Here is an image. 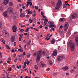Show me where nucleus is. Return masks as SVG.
<instances>
[{
  "instance_id": "obj_14",
  "label": "nucleus",
  "mask_w": 78,
  "mask_h": 78,
  "mask_svg": "<svg viewBox=\"0 0 78 78\" xmlns=\"http://www.w3.org/2000/svg\"><path fill=\"white\" fill-rule=\"evenodd\" d=\"M75 41L76 42V44L77 45H78V37H76L75 38Z\"/></svg>"
},
{
  "instance_id": "obj_53",
  "label": "nucleus",
  "mask_w": 78,
  "mask_h": 78,
  "mask_svg": "<svg viewBox=\"0 0 78 78\" xmlns=\"http://www.w3.org/2000/svg\"><path fill=\"white\" fill-rule=\"evenodd\" d=\"M27 67V66L25 65H24L23 67V69H25V67Z\"/></svg>"
},
{
  "instance_id": "obj_25",
  "label": "nucleus",
  "mask_w": 78,
  "mask_h": 78,
  "mask_svg": "<svg viewBox=\"0 0 78 78\" xmlns=\"http://www.w3.org/2000/svg\"><path fill=\"white\" fill-rule=\"evenodd\" d=\"M5 46H6V48L7 49H8L9 50H11V48L9 47L8 45L7 44H6Z\"/></svg>"
},
{
  "instance_id": "obj_10",
  "label": "nucleus",
  "mask_w": 78,
  "mask_h": 78,
  "mask_svg": "<svg viewBox=\"0 0 78 78\" xmlns=\"http://www.w3.org/2000/svg\"><path fill=\"white\" fill-rule=\"evenodd\" d=\"M3 15L5 18L8 17V16H7V11H5L3 13Z\"/></svg>"
},
{
  "instance_id": "obj_29",
  "label": "nucleus",
  "mask_w": 78,
  "mask_h": 78,
  "mask_svg": "<svg viewBox=\"0 0 78 78\" xmlns=\"http://www.w3.org/2000/svg\"><path fill=\"white\" fill-rule=\"evenodd\" d=\"M51 4L52 6H55V2H51Z\"/></svg>"
},
{
  "instance_id": "obj_62",
  "label": "nucleus",
  "mask_w": 78,
  "mask_h": 78,
  "mask_svg": "<svg viewBox=\"0 0 78 78\" xmlns=\"http://www.w3.org/2000/svg\"><path fill=\"white\" fill-rule=\"evenodd\" d=\"M39 27L40 28H42L43 27V26L42 25H40V26Z\"/></svg>"
},
{
  "instance_id": "obj_33",
  "label": "nucleus",
  "mask_w": 78,
  "mask_h": 78,
  "mask_svg": "<svg viewBox=\"0 0 78 78\" xmlns=\"http://www.w3.org/2000/svg\"><path fill=\"white\" fill-rule=\"evenodd\" d=\"M61 16L62 17H65L66 15L64 14H62Z\"/></svg>"
},
{
  "instance_id": "obj_42",
  "label": "nucleus",
  "mask_w": 78,
  "mask_h": 78,
  "mask_svg": "<svg viewBox=\"0 0 78 78\" xmlns=\"http://www.w3.org/2000/svg\"><path fill=\"white\" fill-rule=\"evenodd\" d=\"M29 20L30 23H32V20H31V19H29Z\"/></svg>"
},
{
  "instance_id": "obj_27",
  "label": "nucleus",
  "mask_w": 78,
  "mask_h": 78,
  "mask_svg": "<svg viewBox=\"0 0 78 78\" xmlns=\"http://www.w3.org/2000/svg\"><path fill=\"white\" fill-rule=\"evenodd\" d=\"M75 72V70L73 69H72L70 71V72H71V73H73V72Z\"/></svg>"
},
{
  "instance_id": "obj_40",
  "label": "nucleus",
  "mask_w": 78,
  "mask_h": 78,
  "mask_svg": "<svg viewBox=\"0 0 78 78\" xmlns=\"http://www.w3.org/2000/svg\"><path fill=\"white\" fill-rule=\"evenodd\" d=\"M44 26H45L46 25H47V23L46 21H44Z\"/></svg>"
},
{
  "instance_id": "obj_4",
  "label": "nucleus",
  "mask_w": 78,
  "mask_h": 78,
  "mask_svg": "<svg viewBox=\"0 0 78 78\" xmlns=\"http://www.w3.org/2000/svg\"><path fill=\"white\" fill-rule=\"evenodd\" d=\"M63 59H65V57L64 55H58L57 59V61H61L63 60Z\"/></svg>"
},
{
  "instance_id": "obj_26",
  "label": "nucleus",
  "mask_w": 78,
  "mask_h": 78,
  "mask_svg": "<svg viewBox=\"0 0 78 78\" xmlns=\"http://www.w3.org/2000/svg\"><path fill=\"white\" fill-rule=\"evenodd\" d=\"M34 68L36 69V70H38V67H37V65H35Z\"/></svg>"
},
{
  "instance_id": "obj_21",
  "label": "nucleus",
  "mask_w": 78,
  "mask_h": 78,
  "mask_svg": "<svg viewBox=\"0 0 78 78\" xmlns=\"http://www.w3.org/2000/svg\"><path fill=\"white\" fill-rule=\"evenodd\" d=\"M62 69H64L66 70H68V67L67 66H65V67L62 68Z\"/></svg>"
},
{
  "instance_id": "obj_56",
  "label": "nucleus",
  "mask_w": 78,
  "mask_h": 78,
  "mask_svg": "<svg viewBox=\"0 0 78 78\" xmlns=\"http://www.w3.org/2000/svg\"><path fill=\"white\" fill-rule=\"evenodd\" d=\"M27 11L28 12V13L30 11V9L27 10Z\"/></svg>"
},
{
  "instance_id": "obj_17",
  "label": "nucleus",
  "mask_w": 78,
  "mask_h": 78,
  "mask_svg": "<svg viewBox=\"0 0 78 78\" xmlns=\"http://www.w3.org/2000/svg\"><path fill=\"white\" fill-rule=\"evenodd\" d=\"M25 16V13H21L20 16V17H23Z\"/></svg>"
},
{
  "instance_id": "obj_57",
  "label": "nucleus",
  "mask_w": 78,
  "mask_h": 78,
  "mask_svg": "<svg viewBox=\"0 0 78 78\" xmlns=\"http://www.w3.org/2000/svg\"><path fill=\"white\" fill-rule=\"evenodd\" d=\"M35 9H37V10H38V7H37L36 6H35Z\"/></svg>"
},
{
  "instance_id": "obj_50",
  "label": "nucleus",
  "mask_w": 78,
  "mask_h": 78,
  "mask_svg": "<svg viewBox=\"0 0 78 78\" xmlns=\"http://www.w3.org/2000/svg\"><path fill=\"white\" fill-rule=\"evenodd\" d=\"M27 7H28V6H29V3H28V2H27Z\"/></svg>"
},
{
  "instance_id": "obj_11",
  "label": "nucleus",
  "mask_w": 78,
  "mask_h": 78,
  "mask_svg": "<svg viewBox=\"0 0 78 78\" xmlns=\"http://www.w3.org/2000/svg\"><path fill=\"white\" fill-rule=\"evenodd\" d=\"M9 3V0H4L3 3L5 5H7Z\"/></svg>"
},
{
  "instance_id": "obj_45",
  "label": "nucleus",
  "mask_w": 78,
  "mask_h": 78,
  "mask_svg": "<svg viewBox=\"0 0 78 78\" xmlns=\"http://www.w3.org/2000/svg\"><path fill=\"white\" fill-rule=\"evenodd\" d=\"M20 31H21V33H23V32L24 30H23V29H21V30H20Z\"/></svg>"
},
{
  "instance_id": "obj_1",
  "label": "nucleus",
  "mask_w": 78,
  "mask_h": 78,
  "mask_svg": "<svg viewBox=\"0 0 78 78\" xmlns=\"http://www.w3.org/2000/svg\"><path fill=\"white\" fill-rule=\"evenodd\" d=\"M42 55V51L40 50L38 51V53L37 55V58L36 59V62L37 63H39L40 59H41V57Z\"/></svg>"
},
{
  "instance_id": "obj_44",
  "label": "nucleus",
  "mask_w": 78,
  "mask_h": 78,
  "mask_svg": "<svg viewBox=\"0 0 78 78\" xmlns=\"http://www.w3.org/2000/svg\"><path fill=\"white\" fill-rule=\"evenodd\" d=\"M36 55H37V54H36V52H35L34 54V57L36 56Z\"/></svg>"
},
{
  "instance_id": "obj_15",
  "label": "nucleus",
  "mask_w": 78,
  "mask_h": 78,
  "mask_svg": "<svg viewBox=\"0 0 78 78\" xmlns=\"http://www.w3.org/2000/svg\"><path fill=\"white\" fill-rule=\"evenodd\" d=\"M52 27L56 28V25L55 24H50L49 25V28H52Z\"/></svg>"
},
{
  "instance_id": "obj_46",
  "label": "nucleus",
  "mask_w": 78,
  "mask_h": 78,
  "mask_svg": "<svg viewBox=\"0 0 78 78\" xmlns=\"http://www.w3.org/2000/svg\"><path fill=\"white\" fill-rule=\"evenodd\" d=\"M27 65H29V64H30V61H28L27 62Z\"/></svg>"
},
{
  "instance_id": "obj_23",
  "label": "nucleus",
  "mask_w": 78,
  "mask_h": 78,
  "mask_svg": "<svg viewBox=\"0 0 78 78\" xmlns=\"http://www.w3.org/2000/svg\"><path fill=\"white\" fill-rule=\"evenodd\" d=\"M29 29H30V28L27 27L25 30V32H26V33H28V31H30Z\"/></svg>"
},
{
  "instance_id": "obj_13",
  "label": "nucleus",
  "mask_w": 78,
  "mask_h": 78,
  "mask_svg": "<svg viewBox=\"0 0 78 78\" xmlns=\"http://www.w3.org/2000/svg\"><path fill=\"white\" fill-rule=\"evenodd\" d=\"M66 20L65 18H60L59 20V22H65Z\"/></svg>"
},
{
  "instance_id": "obj_16",
  "label": "nucleus",
  "mask_w": 78,
  "mask_h": 78,
  "mask_svg": "<svg viewBox=\"0 0 78 78\" xmlns=\"http://www.w3.org/2000/svg\"><path fill=\"white\" fill-rule=\"evenodd\" d=\"M72 17L74 19H76V13H75L73 14L72 15Z\"/></svg>"
},
{
  "instance_id": "obj_43",
  "label": "nucleus",
  "mask_w": 78,
  "mask_h": 78,
  "mask_svg": "<svg viewBox=\"0 0 78 78\" xmlns=\"http://www.w3.org/2000/svg\"><path fill=\"white\" fill-rule=\"evenodd\" d=\"M44 20L45 22H48V19L46 18L44 19Z\"/></svg>"
},
{
  "instance_id": "obj_34",
  "label": "nucleus",
  "mask_w": 78,
  "mask_h": 78,
  "mask_svg": "<svg viewBox=\"0 0 78 78\" xmlns=\"http://www.w3.org/2000/svg\"><path fill=\"white\" fill-rule=\"evenodd\" d=\"M18 60V59L17 58H16L14 60V62H16Z\"/></svg>"
},
{
  "instance_id": "obj_47",
  "label": "nucleus",
  "mask_w": 78,
  "mask_h": 78,
  "mask_svg": "<svg viewBox=\"0 0 78 78\" xmlns=\"http://www.w3.org/2000/svg\"><path fill=\"white\" fill-rule=\"evenodd\" d=\"M30 56H31V54H30L29 55H27V58H30Z\"/></svg>"
},
{
  "instance_id": "obj_41",
  "label": "nucleus",
  "mask_w": 78,
  "mask_h": 78,
  "mask_svg": "<svg viewBox=\"0 0 78 78\" xmlns=\"http://www.w3.org/2000/svg\"><path fill=\"white\" fill-rule=\"evenodd\" d=\"M58 75V73H54V76H56V75Z\"/></svg>"
},
{
  "instance_id": "obj_19",
  "label": "nucleus",
  "mask_w": 78,
  "mask_h": 78,
  "mask_svg": "<svg viewBox=\"0 0 78 78\" xmlns=\"http://www.w3.org/2000/svg\"><path fill=\"white\" fill-rule=\"evenodd\" d=\"M49 64L50 66H52L53 65V63H52V62H51V60H49Z\"/></svg>"
},
{
  "instance_id": "obj_2",
  "label": "nucleus",
  "mask_w": 78,
  "mask_h": 78,
  "mask_svg": "<svg viewBox=\"0 0 78 78\" xmlns=\"http://www.w3.org/2000/svg\"><path fill=\"white\" fill-rule=\"evenodd\" d=\"M69 45L70 47V48L71 51H74L75 49V46L76 45L75 43L70 42L69 43Z\"/></svg>"
},
{
  "instance_id": "obj_54",
  "label": "nucleus",
  "mask_w": 78,
  "mask_h": 78,
  "mask_svg": "<svg viewBox=\"0 0 78 78\" xmlns=\"http://www.w3.org/2000/svg\"><path fill=\"white\" fill-rule=\"evenodd\" d=\"M19 36L21 38H22L23 37V36L21 35V34H19Z\"/></svg>"
},
{
  "instance_id": "obj_38",
  "label": "nucleus",
  "mask_w": 78,
  "mask_h": 78,
  "mask_svg": "<svg viewBox=\"0 0 78 78\" xmlns=\"http://www.w3.org/2000/svg\"><path fill=\"white\" fill-rule=\"evenodd\" d=\"M66 6H67V5H66V4H65L63 5V8H66Z\"/></svg>"
},
{
  "instance_id": "obj_61",
  "label": "nucleus",
  "mask_w": 78,
  "mask_h": 78,
  "mask_svg": "<svg viewBox=\"0 0 78 78\" xmlns=\"http://www.w3.org/2000/svg\"><path fill=\"white\" fill-rule=\"evenodd\" d=\"M16 42H15L14 43V46H16Z\"/></svg>"
},
{
  "instance_id": "obj_7",
  "label": "nucleus",
  "mask_w": 78,
  "mask_h": 78,
  "mask_svg": "<svg viewBox=\"0 0 78 78\" xmlns=\"http://www.w3.org/2000/svg\"><path fill=\"white\" fill-rule=\"evenodd\" d=\"M15 39V36L14 35H12L10 38V40L12 42H14Z\"/></svg>"
},
{
  "instance_id": "obj_22",
  "label": "nucleus",
  "mask_w": 78,
  "mask_h": 78,
  "mask_svg": "<svg viewBox=\"0 0 78 78\" xmlns=\"http://www.w3.org/2000/svg\"><path fill=\"white\" fill-rule=\"evenodd\" d=\"M18 51H20V52H23L24 51L23 50V48H21V49L19 48L18 49Z\"/></svg>"
},
{
  "instance_id": "obj_64",
  "label": "nucleus",
  "mask_w": 78,
  "mask_h": 78,
  "mask_svg": "<svg viewBox=\"0 0 78 78\" xmlns=\"http://www.w3.org/2000/svg\"><path fill=\"white\" fill-rule=\"evenodd\" d=\"M26 17H28V18H29V17H30V15H27L26 16Z\"/></svg>"
},
{
  "instance_id": "obj_30",
  "label": "nucleus",
  "mask_w": 78,
  "mask_h": 78,
  "mask_svg": "<svg viewBox=\"0 0 78 78\" xmlns=\"http://www.w3.org/2000/svg\"><path fill=\"white\" fill-rule=\"evenodd\" d=\"M2 42L3 44H5V40H4V39H2Z\"/></svg>"
},
{
  "instance_id": "obj_52",
  "label": "nucleus",
  "mask_w": 78,
  "mask_h": 78,
  "mask_svg": "<svg viewBox=\"0 0 78 78\" xmlns=\"http://www.w3.org/2000/svg\"><path fill=\"white\" fill-rule=\"evenodd\" d=\"M60 28L61 29H62L63 26H62V25H61L60 26Z\"/></svg>"
},
{
  "instance_id": "obj_36",
  "label": "nucleus",
  "mask_w": 78,
  "mask_h": 78,
  "mask_svg": "<svg viewBox=\"0 0 78 78\" xmlns=\"http://www.w3.org/2000/svg\"><path fill=\"white\" fill-rule=\"evenodd\" d=\"M5 35H7V36H9V33H8L7 32H5Z\"/></svg>"
},
{
  "instance_id": "obj_59",
  "label": "nucleus",
  "mask_w": 78,
  "mask_h": 78,
  "mask_svg": "<svg viewBox=\"0 0 78 78\" xmlns=\"http://www.w3.org/2000/svg\"><path fill=\"white\" fill-rule=\"evenodd\" d=\"M27 33H24V36H27Z\"/></svg>"
},
{
  "instance_id": "obj_6",
  "label": "nucleus",
  "mask_w": 78,
  "mask_h": 78,
  "mask_svg": "<svg viewBox=\"0 0 78 78\" xmlns=\"http://www.w3.org/2000/svg\"><path fill=\"white\" fill-rule=\"evenodd\" d=\"M57 56V51L55 50L53 51L52 54L51 55V56L53 58H55V56Z\"/></svg>"
},
{
  "instance_id": "obj_18",
  "label": "nucleus",
  "mask_w": 78,
  "mask_h": 78,
  "mask_svg": "<svg viewBox=\"0 0 78 78\" xmlns=\"http://www.w3.org/2000/svg\"><path fill=\"white\" fill-rule=\"evenodd\" d=\"M40 64H41L42 67H45V64L44 63H42V62H41L40 63Z\"/></svg>"
},
{
  "instance_id": "obj_39",
  "label": "nucleus",
  "mask_w": 78,
  "mask_h": 78,
  "mask_svg": "<svg viewBox=\"0 0 78 78\" xmlns=\"http://www.w3.org/2000/svg\"><path fill=\"white\" fill-rule=\"evenodd\" d=\"M18 56L19 57H22V56H23V55L22 54L18 55Z\"/></svg>"
},
{
  "instance_id": "obj_20",
  "label": "nucleus",
  "mask_w": 78,
  "mask_h": 78,
  "mask_svg": "<svg viewBox=\"0 0 78 78\" xmlns=\"http://www.w3.org/2000/svg\"><path fill=\"white\" fill-rule=\"evenodd\" d=\"M51 44H54L55 43V39H53L51 41Z\"/></svg>"
},
{
  "instance_id": "obj_9",
  "label": "nucleus",
  "mask_w": 78,
  "mask_h": 78,
  "mask_svg": "<svg viewBox=\"0 0 78 78\" xmlns=\"http://www.w3.org/2000/svg\"><path fill=\"white\" fill-rule=\"evenodd\" d=\"M13 11V9H12V7L9 8L8 10V11L9 12L10 14H11V13H12Z\"/></svg>"
},
{
  "instance_id": "obj_63",
  "label": "nucleus",
  "mask_w": 78,
  "mask_h": 78,
  "mask_svg": "<svg viewBox=\"0 0 78 78\" xmlns=\"http://www.w3.org/2000/svg\"><path fill=\"white\" fill-rule=\"evenodd\" d=\"M69 73H66V76H68V75H69Z\"/></svg>"
},
{
  "instance_id": "obj_8",
  "label": "nucleus",
  "mask_w": 78,
  "mask_h": 78,
  "mask_svg": "<svg viewBox=\"0 0 78 78\" xmlns=\"http://www.w3.org/2000/svg\"><path fill=\"white\" fill-rule=\"evenodd\" d=\"M12 30L14 33H16L17 31V27L16 26L14 25L12 27Z\"/></svg>"
},
{
  "instance_id": "obj_12",
  "label": "nucleus",
  "mask_w": 78,
  "mask_h": 78,
  "mask_svg": "<svg viewBox=\"0 0 78 78\" xmlns=\"http://www.w3.org/2000/svg\"><path fill=\"white\" fill-rule=\"evenodd\" d=\"M17 15L16 13H14L13 14V18L14 19L16 20L17 19Z\"/></svg>"
},
{
  "instance_id": "obj_28",
  "label": "nucleus",
  "mask_w": 78,
  "mask_h": 78,
  "mask_svg": "<svg viewBox=\"0 0 78 78\" xmlns=\"http://www.w3.org/2000/svg\"><path fill=\"white\" fill-rule=\"evenodd\" d=\"M33 12V10H31L30 12H29L28 13V14H32V13Z\"/></svg>"
},
{
  "instance_id": "obj_31",
  "label": "nucleus",
  "mask_w": 78,
  "mask_h": 78,
  "mask_svg": "<svg viewBox=\"0 0 78 78\" xmlns=\"http://www.w3.org/2000/svg\"><path fill=\"white\" fill-rule=\"evenodd\" d=\"M36 19H34L33 20V21L35 23H36Z\"/></svg>"
},
{
  "instance_id": "obj_3",
  "label": "nucleus",
  "mask_w": 78,
  "mask_h": 78,
  "mask_svg": "<svg viewBox=\"0 0 78 78\" xmlns=\"http://www.w3.org/2000/svg\"><path fill=\"white\" fill-rule=\"evenodd\" d=\"M62 2L61 0H58V2L56 4V6L55 7V9L58 10L59 9V8L61 7V5H62Z\"/></svg>"
},
{
  "instance_id": "obj_24",
  "label": "nucleus",
  "mask_w": 78,
  "mask_h": 78,
  "mask_svg": "<svg viewBox=\"0 0 78 78\" xmlns=\"http://www.w3.org/2000/svg\"><path fill=\"white\" fill-rule=\"evenodd\" d=\"M42 54L43 55V56H47L45 52L44 51L42 53Z\"/></svg>"
},
{
  "instance_id": "obj_49",
  "label": "nucleus",
  "mask_w": 78,
  "mask_h": 78,
  "mask_svg": "<svg viewBox=\"0 0 78 78\" xmlns=\"http://www.w3.org/2000/svg\"><path fill=\"white\" fill-rule=\"evenodd\" d=\"M23 11V9H20V13H21L22 12V11Z\"/></svg>"
},
{
  "instance_id": "obj_58",
  "label": "nucleus",
  "mask_w": 78,
  "mask_h": 78,
  "mask_svg": "<svg viewBox=\"0 0 78 78\" xmlns=\"http://www.w3.org/2000/svg\"><path fill=\"white\" fill-rule=\"evenodd\" d=\"M19 41H21V40H22V39L21 38V37H20L19 38Z\"/></svg>"
},
{
  "instance_id": "obj_32",
  "label": "nucleus",
  "mask_w": 78,
  "mask_h": 78,
  "mask_svg": "<svg viewBox=\"0 0 78 78\" xmlns=\"http://www.w3.org/2000/svg\"><path fill=\"white\" fill-rule=\"evenodd\" d=\"M50 38L46 37L45 39V40H47V41H48V40H49L50 39Z\"/></svg>"
},
{
  "instance_id": "obj_60",
  "label": "nucleus",
  "mask_w": 78,
  "mask_h": 78,
  "mask_svg": "<svg viewBox=\"0 0 78 78\" xmlns=\"http://www.w3.org/2000/svg\"><path fill=\"white\" fill-rule=\"evenodd\" d=\"M22 59V58H18V60L19 61H21V60Z\"/></svg>"
},
{
  "instance_id": "obj_5",
  "label": "nucleus",
  "mask_w": 78,
  "mask_h": 78,
  "mask_svg": "<svg viewBox=\"0 0 78 78\" xmlns=\"http://www.w3.org/2000/svg\"><path fill=\"white\" fill-rule=\"evenodd\" d=\"M68 28H69V23L67 22L64 25V31H66Z\"/></svg>"
},
{
  "instance_id": "obj_35",
  "label": "nucleus",
  "mask_w": 78,
  "mask_h": 78,
  "mask_svg": "<svg viewBox=\"0 0 78 78\" xmlns=\"http://www.w3.org/2000/svg\"><path fill=\"white\" fill-rule=\"evenodd\" d=\"M9 6H12V2H9Z\"/></svg>"
},
{
  "instance_id": "obj_51",
  "label": "nucleus",
  "mask_w": 78,
  "mask_h": 78,
  "mask_svg": "<svg viewBox=\"0 0 78 78\" xmlns=\"http://www.w3.org/2000/svg\"><path fill=\"white\" fill-rule=\"evenodd\" d=\"M23 56H25V52H24L23 53Z\"/></svg>"
},
{
  "instance_id": "obj_48",
  "label": "nucleus",
  "mask_w": 78,
  "mask_h": 78,
  "mask_svg": "<svg viewBox=\"0 0 78 78\" xmlns=\"http://www.w3.org/2000/svg\"><path fill=\"white\" fill-rule=\"evenodd\" d=\"M48 23L49 25H50V24H51V22L50 21L48 22Z\"/></svg>"
},
{
  "instance_id": "obj_55",
  "label": "nucleus",
  "mask_w": 78,
  "mask_h": 78,
  "mask_svg": "<svg viewBox=\"0 0 78 78\" xmlns=\"http://www.w3.org/2000/svg\"><path fill=\"white\" fill-rule=\"evenodd\" d=\"M55 24V22H53V21H52L51 22V25H54V24Z\"/></svg>"
},
{
  "instance_id": "obj_37",
  "label": "nucleus",
  "mask_w": 78,
  "mask_h": 78,
  "mask_svg": "<svg viewBox=\"0 0 78 78\" xmlns=\"http://www.w3.org/2000/svg\"><path fill=\"white\" fill-rule=\"evenodd\" d=\"M2 22H0V29L2 28Z\"/></svg>"
}]
</instances>
